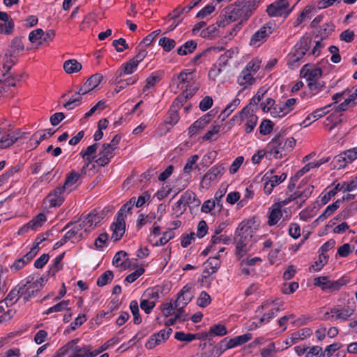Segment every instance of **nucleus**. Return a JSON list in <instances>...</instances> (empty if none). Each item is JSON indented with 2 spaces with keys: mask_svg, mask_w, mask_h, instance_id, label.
I'll return each mask as SVG.
<instances>
[{
  "mask_svg": "<svg viewBox=\"0 0 357 357\" xmlns=\"http://www.w3.org/2000/svg\"><path fill=\"white\" fill-rule=\"evenodd\" d=\"M262 2V0H236L228 6V16L231 20L246 21Z\"/></svg>",
  "mask_w": 357,
  "mask_h": 357,
  "instance_id": "1",
  "label": "nucleus"
},
{
  "mask_svg": "<svg viewBox=\"0 0 357 357\" xmlns=\"http://www.w3.org/2000/svg\"><path fill=\"white\" fill-rule=\"evenodd\" d=\"M253 235V229L249 222H242L235 231L236 255H243V248L248 244Z\"/></svg>",
  "mask_w": 357,
  "mask_h": 357,
  "instance_id": "2",
  "label": "nucleus"
},
{
  "mask_svg": "<svg viewBox=\"0 0 357 357\" xmlns=\"http://www.w3.org/2000/svg\"><path fill=\"white\" fill-rule=\"evenodd\" d=\"M347 281L341 278L337 280H330L327 276L317 277L314 279V284L321 287L323 291H335L347 284Z\"/></svg>",
  "mask_w": 357,
  "mask_h": 357,
  "instance_id": "3",
  "label": "nucleus"
},
{
  "mask_svg": "<svg viewBox=\"0 0 357 357\" xmlns=\"http://www.w3.org/2000/svg\"><path fill=\"white\" fill-rule=\"evenodd\" d=\"M356 188L357 177H356L354 179H353L349 183H338L332 190H331L321 197L322 204H327L329 202V200L337 193L338 190H342L343 192H350L354 190Z\"/></svg>",
  "mask_w": 357,
  "mask_h": 357,
  "instance_id": "4",
  "label": "nucleus"
},
{
  "mask_svg": "<svg viewBox=\"0 0 357 357\" xmlns=\"http://www.w3.org/2000/svg\"><path fill=\"white\" fill-rule=\"evenodd\" d=\"M288 0H277L268 6L266 12L270 17L287 16L291 11L289 9Z\"/></svg>",
  "mask_w": 357,
  "mask_h": 357,
  "instance_id": "5",
  "label": "nucleus"
},
{
  "mask_svg": "<svg viewBox=\"0 0 357 357\" xmlns=\"http://www.w3.org/2000/svg\"><path fill=\"white\" fill-rule=\"evenodd\" d=\"M273 29L269 24H266L257 31L250 38V45L253 47H259L271 34Z\"/></svg>",
  "mask_w": 357,
  "mask_h": 357,
  "instance_id": "6",
  "label": "nucleus"
},
{
  "mask_svg": "<svg viewBox=\"0 0 357 357\" xmlns=\"http://www.w3.org/2000/svg\"><path fill=\"white\" fill-rule=\"evenodd\" d=\"M284 144V137L281 133H279L268 144L267 152H269L270 155H273L275 158H281L283 156L282 146Z\"/></svg>",
  "mask_w": 357,
  "mask_h": 357,
  "instance_id": "7",
  "label": "nucleus"
},
{
  "mask_svg": "<svg viewBox=\"0 0 357 357\" xmlns=\"http://www.w3.org/2000/svg\"><path fill=\"white\" fill-rule=\"evenodd\" d=\"M103 76L100 73H96L90 76L85 83L79 88L76 95H85L93 90L101 82Z\"/></svg>",
  "mask_w": 357,
  "mask_h": 357,
  "instance_id": "8",
  "label": "nucleus"
},
{
  "mask_svg": "<svg viewBox=\"0 0 357 357\" xmlns=\"http://www.w3.org/2000/svg\"><path fill=\"white\" fill-rule=\"evenodd\" d=\"M47 220L46 216L44 213H40L36 217H34L31 220H30L28 223L23 225L18 230L17 234L19 235H22L28 232L29 230H34L38 227H42L43 224Z\"/></svg>",
  "mask_w": 357,
  "mask_h": 357,
  "instance_id": "9",
  "label": "nucleus"
},
{
  "mask_svg": "<svg viewBox=\"0 0 357 357\" xmlns=\"http://www.w3.org/2000/svg\"><path fill=\"white\" fill-rule=\"evenodd\" d=\"M357 158V153L353 149L344 151L334 158V162L337 163V169L343 168L347 163L352 162Z\"/></svg>",
  "mask_w": 357,
  "mask_h": 357,
  "instance_id": "10",
  "label": "nucleus"
},
{
  "mask_svg": "<svg viewBox=\"0 0 357 357\" xmlns=\"http://www.w3.org/2000/svg\"><path fill=\"white\" fill-rule=\"evenodd\" d=\"M225 170L222 165L212 167L203 176L202 183L209 185L211 181H217L222 176Z\"/></svg>",
  "mask_w": 357,
  "mask_h": 357,
  "instance_id": "11",
  "label": "nucleus"
},
{
  "mask_svg": "<svg viewBox=\"0 0 357 357\" xmlns=\"http://www.w3.org/2000/svg\"><path fill=\"white\" fill-rule=\"evenodd\" d=\"M110 228L112 231V238L115 241L120 240L126 231L125 219L116 216V220L111 225Z\"/></svg>",
  "mask_w": 357,
  "mask_h": 357,
  "instance_id": "12",
  "label": "nucleus"
},
{
  "mask_svg": "<svg viewBox=\"0 0 357 357\" xmlns=\"http://www.w3.org/2000/svg\"><path fill=\"white\" fill-rule=\"evenodd\" d=\"M23 37H15L8 45L6 53L8 56H17L20 52L24 50V45L22 43Z\"/></svg>",
  "mask_w": 357,
  "mask_h": 357,
  "instance_id": "13",
  "label": "nucleus"
},
{
  "mask_svg": "<svg viewBox=\"0 0 357 357\" xmlns=\"http://www.w3.org/2000/svg\"><path fill=\"white\" fill-rule=\"evenodd\" d=\"M65 189L64 187H59L50 192L47 196V199L52 207L60 206L64 201L63 193Z\"/></svg>",
  "mask_w": 357,
  "mask_h": 357,
  "instance_id": "14",
  "label": "nucleus"
},
{
  "mask_svg": "<svg viewBox=\"0 0 357 357\" xmlns=\"http://www.w3.org/2000/svg\"><path fill=\"white\" fill-rule=\"evenodd\" d=\"M138 64L132 59L123 63L116 72V80L121 81V78L126 75L132 74L137 68Z\"/></svg>",
  "mask_w": 357,
  "mask_h": 357,
  "instance_id": "15",
  "label": "nucleus"
},
{
  "mask_svg": "<svg viewBox=\"0 0 357 357\" xmlns=\"http://www.w3.org/2000/svg\"><path fill=\"white\" fill-rule=\"evenodd\" d=\"M23 288L22 282H21L10 290L3 301L7 307L13 305L22 297L21 291Z\"/></svg>",
  "mask_w": 357,
  "mask_h": 357,
  "instance_id": "16",
  "label": "nucleus"
},
{
  "mask_svg": "<svg viewBox=\"0 0 357 357\" xmlns=\"http://www.w3.org/2000/svg\"><path fill=\"white\" fill-rule=\"evenodd\" d=\"M100 217L96 213H90L81 219L83 221L84 231L89 233L94 227L100 222Z\"/></svg>",
  "mask_w": 357,
  "mask_h": 357,
  "instance_id": "17",
  "label": "nucleus"
},
{
  "mask_svg": "<svg viewBox=\"0 0 357 357\" xmlns=\"http://www.w3.org/2000/svg\"><path fill=\"white\" fill-rule=\"evenodd\" d=\"M192 288V284H187L182 288V289L178 294V298L176 300L178 301V303H179V302H182L183 305L185 306L191 301L193 298V295L191 291Z\"/></svg>",
  "mask_w": 357,
  "mask_h": 357,
  "instance_id": "18",
  "label": "nucleus"
},
{
  "mask_svg": "<svg viewBox=\"0 0 357 357\" xmlns=\"http://www.w3.org/2000/svg\"><path fill=\"white\" fill-rule=\"evenodd\" d=\"M210 115L205 114L198 120L195 121L188 128V133L192 136L197 133L199 130L203 129L210 121Z\"/></svg>",
  "mask_w": 357,
  "mask_h": 357,
  "instance_id": "19",
  "label": "nucleus"
},
{
  "mask_svg": "<svg viewBox=\"0 0 357 357\" xmlns=\"http://www.w3.org/2000/svg\"><path fill=\"white\" fill-rule=\"evenodd\" d=\"M309 65H305L301 70V75L305 77H307V81H313L317 79V78L319 77L322 75V70L319 68H308Z\"/></svg>",
  "mask_w": 357,
  "mask_h": 357,
  "instance_id": "20",
  "label": "nucleus"
},
{
  "mask_svg": "<svg viewBox=\"0 0 357 357\" xmlns=\"http://www.w3.org/2000/svg\"><path fill=\"white\" fill-rule=\"evenodd\" d=\"M21 294L24 303L29 301L31 298L35 297L39 291V289L34 284H23Z\"/></svg>",
  "mask_w": 357,
  "mask_h": 357,
  "instance_id": "21",
  "label": "nucleus"
},
{
  "mask_svg": "<svg viewBox=\"0 0 357 357\" xmlns=\"http://www.w3.org/2000/svg\"><path fill=\"white\" fill-rule=\"evenodd\" d=\"M91 348V345L89 344L80 347L77 343H75L71 348L73 353L69 357H89V351Z\"/></svg>",
  "mask_w": 357,
  "mask_h": 357,
  "instance_id": "22",
  "label": "nucleus"
},
{
  "mask_svg": "<svg viewBox=\"0 0 357 357\" xmlns=\"http://www.w3.org/2000/svg\"><path fill=\"white\" fill-rule=\"evenodd\" d=\"M340 206V201H335L332 204L328 206L324 212L315 220L314 223L322 222L328 216L332 215Z\"/></svg>",
  "mask_w": 357,
  "mask_h": 357,
  "instance_id": "23",
  "label": "nucleus"
},
{
  "mask_svg": "<svg viewBox=\"0 0 357 357\" xmlns=\"http://www.w3.org/2000/svg\"><path fill=\"white\" fill-rule=\"evenodd\" d=\"M42 132H43V133L38 131L34 133L31 137V139H34L36 141L34 148H36L43 139L52 137L55 133L56 130L50 128L43 130Z\"/></svg>",
  "mask_w": 357,
  "mask_h": 357,
  "instance_id": "24",
  "label": "nucleus"
},
{
  "mask_svg": "<svg viewBox=\"0 0 357 357\" xmlns=\"http://www.w3.org/2000/svg\"><path fill=\"white\" fill-rule=\"evenodd\" d=\"M271 212L268 215V225L269 226H273L278 223L282 216V211L278 206L273 204L271 208Z\"/></svg>",
  "mask_w": 357,
  "mask_h": 357,
  "instance_id": "25",
  "label": "nucleus"
},
{
  "mask_svg": "<svg viewBox=\"0 0 357 357\" xmlns=\"http://www.w3.org/2000/svg\"><path fill=\"white\" fill-rule=\"evenodd\" d=\"M197 43L195 40H188L176 50L177 54L181 56L187 55L192 53L197 48Z\"/></svg>",
  "mask_w": 357,
  "mask_h": 357,
  "instance_id": "26",
  "label": "nucleus"
},
{
  "mask_svg": "<svg viewBox=\"0 0 357 357\" xmlns=\"http://www.w3.org/2000/svg\"><path fill=\"white\" fill-rule=\"evenodd\" d=\"M252 338L250 333L243 334L242 335L236 336L228 340L229 347L234 348L237 346L242 345L248 342Z\"/></svg>",
  "mask_w": 357,
  "mask_h": 357,
  "instance_id": "27",
  "label": "nucleus"
},
{
  "mask_svg": "<svg viewBox=\"0 0 357 357\" xmlns=\"http://www.w3.org/2000/svg\"><path fill=\"white\" fill-rule=\"evenodd\" d=\"M82 67V64L75 59L68 60L63 63V69L68 74L79 72Z\"/></svg>",
  "mask_w": 357,
  "mask_h": 357,
  "instance_id": "28",
  "label": "nucleus"
},
{
  "mask_svg": "<svg viewBox=\"0 0 357 357\" xmlns=\"http://www.w3.org/2000/svg\"><path fill=\"white\" fill-rule=\"evenodd\" d=\"M334 31V26L332 23L324 24L319 28L316 33V37H319L321 40L326 39Z\"/></svg>",
  "mask_w": 357,
  "mask_h": 357,
  "instance_id": "29",
  "label": "nucleus"
},
{
  "mask_svg": "<svg viewBox=\"0 0 357 357\" xmlns=\"http://www.w3.org/2000/svg\"><path fill=\"white\" fill-rule=\"evenodd\" d=\"M342 114H339L335 110L334 112H333L326 119L325 125L328 126L331 124L329 128L330 130H332L335 127H336L342 122Z\"/></svg>",
  "mask_w": 357,
  "mask_h": 357,
  "instance_id": "30",
  "label": "nucleus"
},
{
  "mask_svg": "<svg viewBox=\"0 0 357 357\" xmlns=\"http://www.w3.org/2000/svg\"><path fill=\"white\" fill-rule=\"evenodd\" d=\"M255 81L253 75L245 68L241 71L238 77V83L241 86H245L246 84H252Z\"/></svg>",
  "mask_w": 357,
  "mask_h": 357,
  "instance_id": "31",
  "label": "nucleus"
},
{
  "mask_svg": "<svg viewBox=\"0 0 357 357\" xmlns=\"http://www.w3.org/2000/svg\"><path fill=\"white\" fill-rule=\"evenodd\" d=\"M192 194L190 193H183L179 200L175 204V205L173 206V209L176 212H178L181 214H182L186 209V205L185 202H187L188 200L190 199V196Z\"/></svg>",
  "mask_w": 357,
  "mask_h": 357,
  "instance_id": "32",
  "label": "nucleus"
},
{
  "mask_svg": "<svg viewBox=\"0 0 357 357\" xmlns=\"http://www.w3.org/2000/svg\"><path fill=\"white\" fill-rule=\"evenodd\" d=\"M65 255V252H63L54 259L52 264L50 266L48 270V274H51L52 276H54L56 273L62 268V266L60 264Z\"/></svg>",
  "mask_w": 357,
  "mask_h": 357,
  "instance_id": "33",
  "label": "nucleus"
},
{
  "mask_svg": "<svg viewBox=\"0 0 357 357\" xmlns=\"http://www.w3.org/2000/svg\"><path fill=\"white\" fill-rule=\"evenodd\" d=\"M289 114L287 109L284 107L283 102L275 105L271 111V115L273 118H282Z\"/></svg>",
  "mask_w": 357,
  "mask_h": 357,
  "instance_id": "34",
  "label": "nucleus"
},
{
  "mask_svg": "<svg viewBox=\"0 0 357 357\" xmlns=\"http://www.w3.org/2000/svg\"><path fill=\"white\" fill-rule=\"evenodd\" d=\"M114 278V274L112 271H106L102 275L99 276L97 280V285L98 287H103L109 283H110Z\"/></svg>",
  "mask_w": 357,
  "mask_h": 357,
  "instance_id": "35",
  "label": "nucleus"
},
{
  "mask_svg": "<svg viewBox=\"0 0 357 357\" xmlns=\"http://www.w3.org/2000/svg\"><path fill=\"white\" fill-rule=\"evenodd\" d=\"M130 309L133 315V322L135 324H139L142 323V318L139 315V305L136 300H133L130 303Z\"/></svg>",
  "mask_w": 357,
  "mask_h": 357,
  "instance_id": "36",
  "label": "nucleus"
},
{
  "mask_svg": "<svg viewBox=\"0 0 357 357\" xmlns=\"http://www.w3.org/2000/svg\"><path fill=\"white\" fill-rule=\"evenodd\" d=\"M176 41L174 39L162 37L159 40L158 45L161 46L165 52H169L176 46Z\"/></svg>",
  "mask_w": 357,
  "mask_h": 357,
  "instance_id": "37",
  "label": "nucleus"
},
{
  "mask_svg": "<svg viewBox=\"0 0 357 357\" xmlns=\"http://www.w3.org/2000/svg\"><path fill=\"white\" fill-rule=\"evenodd\" d=\"M329 256L328 255H325L324 253H320L319 255V259L312 264L310 269H313L314 271H319L322 269V268L328 262Z\"/></svg>",
  "mask_w": 357,
  "mask_h": 357,
  "instance_id": "38",
  "label": "nucleus"
},
{
  "mask_svg": "<svg viewBox=\"0 0 357 357\" xmlns=\"http://www.w3.org/2000/svg\"><path fill=\"white\" fill-rule=\"evenodd\" d=\"M239 104L240 99L237 98L234 99L232 102L228 104L220 116H222V120L224 121L227 117H228L229 115H230V114L238 106Z\"/></svg>",
  "mask_w": 357,
  "mask_h": 357,
  "instance_id": "39",
  "label": "nucleus"
},
{
  "mask_svg": "<svg viewBox=\"0 0 357 357\" xmlns=\"http://www.w3.org/2000/svg\"><path fill=\"white\" fill-rule=\"evenodd\" d=\"M80 174L75 171L73 170L69 174H67L66 178L64 184L62 187H64V189L71 187L74 185L79 179Z\"/></svg>",
  "mask_w": 357,
  "mask_h": 357,
  "instance_id": "40",
  "label": "nucleus"
},
{
  "mask_svg": "<svg viewBox=\"0 0 357 357\" xmlns=\"http://www.w3.org/2000/svg\"><path fill=\"white\" fill-rule=\"evenodd\" d=\"M19 139H21V137H15V135H10V134L6 137H3L0 139V148H8L15 143Z\"/></svg>",
  "mask_w": 357,
  "mask_h": 357,
  "instance_id": "41",
  "label": "nucleus"
},
{
  "mask_svg": "<svg viewBox=\"0 0 357 357\" xmlns=\"http://www.w3.org/2000/svg\"><path fill=\"white\" fill-rule=\"evenodd\" d=\"M199 159L198 155H193L188 158L185 165L183 168V172L185 174H190V172L198 167V165H196L197 160Z\"/></svg>",
  "mask_w": 357,
  "mask_h": 357,
  "instance_id": "42",
  "label": "nucleus"
},
{
  "mask_svg": "<svg viewBox=\"0 0 357 357\" xmlns=\"http://www.w3.org/2000/svg\"><path fill=\"white\" fill-rule=\"evenodd\" d=\"M274 123L268 119H264L259 126V132L263 135L270 134L273 130Z\"/></svg>",
  "mask_w": 357,
  "mask_h": 357,
  "instance_id": "43",
  "label": "nucleus"
},
{
  "mask_svg": "<svg viewBox=\"0 0 357 357\" xmlns=\"http://www.w3.org/2000/svg\"><path fill=\"white\" fill-rule=\"evenodd\" d=\"M218 25L215 24L208 26L206 29L201 31L200 36L202 38H213L218 33Z\"/></svg>",
  "mask_w": 357,
  "mask_h": 357,
  "instance_id": "44",
  "label": "nucleus"
},
{
  "mask_svg": "<svg viewBox=\"0 0 357 357\" xmlns=\"http://www.w3.org/2000/svg\"><path fill=\"white\" fill-rule=\"evenodd\" d=\"M237 49H231L227 50L224 54H221L218 60L219 66H226L229 59H231L234 54H236Z\"/></svg>",
  "mask_w": 357,
  "mask_h": 357,
  "instance_id": "45",
  "label": "nucleus"
},
{
  "mask_svg": "<svg viewBox=\"0 0 357 357\" xmlns=\"http://www.w3.org/2000/svg\"><path fill=\"white\" fill-rule=\"evenodd\" d=\"M312 40L310 37L303 36L299 42L296 44V49H301L304 53H307L310 48Z\"/></svg>",
  "mask_w": 357,
  "mask_h": 357,
  "instance_id": "46",
  "label": "nucleus"
},
{
  "mask_svg": "<svg viewBox=\"0 0 357 357\" xmlns=\"http://www.w3.org/2000/svg\"><path fill=\"white\" fill-rule=\"evenodd\" d=\"M335 103H336V102L329 104L325 107L319 108V109H316L315 111H314L312 113V118L314 119L313 121H316V120L321 118L324 115H326L327 113H328L331 109V107Z\"/></svg>",
  "mask_w": 357,
  "mask_h": 357,
  "instance_id": "47",
  "label": "nucleus"
},
{
  "mask_svg": "<svg viewBox=\"0 0 357 357\" xmlns=\"http://www.w3.org/2000/svg\"><path fill=\"white\" fill-rule=\"evenodd\" d=\"M209 332L213 335L223 336L227 334V331L225 325L215 324L210 327Z\"/></svg>",
  "mask_w": 357,
  "mask_h": 357,
  "instance_id": "48",
  "label": "nucleus"
},
{
  "mask_svg": "<svg viewBox=\"0 0 357 357\" xmlns=\"http://www.w3.org/2000/svg\"><path fill=\"white\" fill-rule=\"evenodd\" d=\"M13 30L14 22L12 19L4 23H0V33L10 35L13 32Z\"/></svg>",
  "mask_w": 357,
  "mask_h": 357,
  "instance_id": "49",
  "label": "nucleus"
},
{
  "mask_svg": "<svg viewBox=\"0 0 357 357\" xmlns=\"http://www.w3.org/2000/svg\"><path fill=\"white\" fill-rule=\"evenodd\" d=\"M205 264L211 270V273H215L220 268V261L217 257H209Z\"/></svg>",
  "mask_w": 357,
  "mask_h": 357,
  "instance_id": "50",
  "label": "nucleus"
},
{
  "mask_svg": "<svg viewBox=\"0 0 357 357\" xmlns=\"http://www.w3.org/2000/svg\"><path fill=\"white\" fill-rule=\"evenodd\" d=\"M79 341V339L75 338L68 342L67 344H66L64 346H63L56 351L57 356H59V357H63L66 354H68L69 351H71L73 344L75 343H78Z\"/></svg>",
  "mask_w": 357,
  "mask_h": 357,
  "instance_id": "51",
  "label": "nucleus"
},
{
  "mask_svg": "<svg viewBox=\"0 0 357 357\" xmlns=\"http://www.w3.org/2000/svg\"><path fill=\"white\" fill-rule=\"evenodd\" d=\"M228 12H229L228 7H227L225 9V14L224 15H220V17H218V20L216 22V24L218 25V27H225L229 23H231V22H233L236 21V20H231V19H229L228 17V16L230 15L228 13Z\"/></svg>",
  "mask_w": 357,
  "mask_h": 357,
  "instance_id": "52",
  "label": "nucleus"
},
{
  "mask_svg": "<svg viewBox=\"0 0 357 357\" xmlns=\"http://www.w3.org/2000/svg\"><path fill=\"white\" fill-rule=\"evenodd\" d=\"M15 56H7V54H4V63H3V69L6 70L4 73L2 74V77L4 78L13 66L15 65L16 61L13 60V58H15Z\"/></svg>",
  "mask_w": 357,
  "mask_h": 357,
  "instance_id": "53",
  "label": "nucleus"
},
{
  "mask_svg": "<svg viewBox=\"0 0 357 357\" xmlns=\"http://www.w3.org/2000/svg\"><path fill=\"white\" fill-rule=\"evenodd\" d=\"M211 302V296L204 291H202L197 301V304L201 307H205Z\"/></svg>",
  "mask_w": 357,
  "mask_h": 357,
  "instance_id": "54",
  "label": "nucleus"
},
{
  "mask_svg": "<svg viewBox=\"0 0 357 357\" xmlns=\"http://www.w3.org/2000/svg\"><path fill=\"white\" fill-rule=\"evenodd\" d=\"M179 305L178 301H176L174 305L172 303H167L162 305V312L165 317L173 314L175 308Z\"/></svg>",
  "mask_w": 357,
  "mask_h": 357,
  "instance_id": "55",
  "label": "nucleus"
},
{
  "mask_svg": "<svg viewBox=\"0 0 357 357\" xmlns=\"http://www.w3.org/2000/svg\"><path fill=\"white\" fill-rule=\"evenodd\" d=\"M174 237V232L172 229H169L168 231L163 233L162 236L159 239L158 242L153 244L154 246L164 245L169 241L172 239Z\"/></svg>",
  "mask_w": 357,
  "mask_h": 357,
  "instance_id": "56",
  "label": "nucleus"
},
{
  "mask_svg": "<svg viewBox=\"0 0 357 357\" xmlns=\"http://www.w3.org/2000/svg\"><path fill=\"white\" fill-rule=\"evenodd\" d=\"M174 338L178 341L190 342L195 340V336L192 333H185L182 331H178L175 333Z\"/></svg>",
  "mask_w": 357,
  "mask_h": 357,
  "instance_id": "57",
  "label": "nucleus"
},
{
  "mask_svg": "<svg viewBox=\"0 0 357 357\" xmlns=\"http://www.w3.org/2000/svg\"><path fill=\"white\" fill-rule=\"evenodd\" d=\"M308 88L311 91L318 92L321 91L325 86V82L321 80L315 79L313 81H308Z\"/></svg>",
  "mask_w": 357,
  "mask_h": 357,
  "instance_id": "58",
  "label": "nucleus"
},
{
  "mask_svg": "<svg viewBox=\"0 0 357 357\" xmlns=\"http://www.w3.org/2000/svg\"><path fill=\"white\" fill-rule=\"evenodd\" d=\"M301 49H296V45L294 47V52H292L291 57L289 59V62L291 64H294L300 61V60L305 55Z\"/></svg>",
  "mask_w": 357,
  "mask_h": 357,
  "instance_id": "59",
  "label": "nucleus"
},
{
  "mask_svg": "<svg viewBox=\"0 0 357 357\" xmlns=\"http://www.w3.org/2000/svg\"><path fill=\"white\" fill-rule=\"evenodd\" d=\"M98 144L94 143L92 145L89 146L85 151H82L80 152V155L82 158H85V156H89V157H96L97 158V155H96L97 149H98Z\"/></svg>",
  "mask_w": 357,
  "mask_h": 357,
  "instance_id": "60",
  "label": "nucleus"
},
{
  "mask_svg": "<svg viewBox=\"0 0 357 357\" xmlns=\"http://www.w3.org/2000/svg\"><path fill=\"white\" fill-rule=\"evenodd\" d=\"M112 45L115 47L118 52H122L129 47L126 40L123 38L113 40Z\"/></svg>",
  "mask_w": 357,
  "mask_h": 357,
  "instance_id": "61",
  "label": "nucleus"
},
{
  "mask_svg": "<svg viewBox=\"0 0 357 357\" xmlns=\"http://www.w3.org/2000/svg\"><path fill=\"white\" fill-rule=\"evenodd\" d=\"M82 95H79V96L76 98H70L66 103L63 104L64 107L68 110H70L73 109L75 107L79 105L82 99Z\"/></svg>",
  "mask_w": 357,
  "mask_h": 357,
  "instance_id": "62",
  "label": "nucleus"
},
{
  "mask_svg": "<svg viewBox=\"0 0 357 357\" xmlns=\"http://www.w3.org/2000/svg\"><path fill=\"white\" fill-rule=\"evenodd\" d=\"M162 343V340L157 336L156 333L151 335L145 344V347L147 349H152L157 345Z\"/></svg>",
  "mask_w": 357,
  "mask_h": 357,
  "instance_id": "63",
  "label": "nucleus"
},
{
  "mask_svg": "<svg viewBox=\"0 0 357 357\" xmlns=\"http://www.w3.org/2000/svg\"><path fill=\"white\" fill-rule=\"evenodd\" d=\"M115 149L112 147L109 144L105 143L102 145V147L99 151V153L110 159H112L114 156Z\"/></svg>",
  "mask_w": 357,
  "mask_h": 357,
  "instance_id": "64",
  "label": "nucleus"
}]
</instances>
